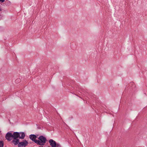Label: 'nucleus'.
I'll return each mask as SVG.
<instances>
[{"mask_svg": "<svg viewBox=\"0 0 147 147\" xmlns=\"http://www.w3.org/2000/svg\"><path fill=\"white\" fill-rule=\"evenodd\" d=\"M29 138L32 141H34L35 143L37 144V140H36L37 136L34 134H31L29 136Z\"/></svg>", "mask_w": 147, "mask_h": 147, "instance_id": "20e7f679", "label": "nucleus"}, {"mask_svg": "<svg viewBox=\"0 0 147 147\" xmlns=\"http://www.w3.org/2000/svg\"><path fill=\"white\" fill-rule=\"evenodd\" d=\"M48 147H50V146H48Z\"/></svg>", "mask_w": 147, "mask_h": 147, "instance_id": "9b49d317", "label": "nucleus"}, {"mask_svg": "<svg viewBox=\"0 0 147 147\" xmlns=\"http://www.w3.org/2000/svg\"><path fill=\"white\" fill-rule=\"evenodd\" d=\"M38 138L39 140H37V144L38 145H44L47 141L46 138L42 136H40Z\"/></svg>", "mask_w": 147, "mask_h": 147, "instance_id": "f03ea898", "label": "nucleus"}, {"mask_svg": "<svg viewBox=\"0 0 147 147\" xmlns=\"http://www.w3.org/2000/svg\"><path fill=\"white\" fill-rule=\"evenodd\" d=\"M5 0H0V1L1 2L3 3L4 2Z\"/></svg>", "mask_w": 147, "mask_h": 147, "instance_id": "6e6552de", "label": "nucleus"}, {"mask_svg": "<svg viewBox=\"0 0 147 147\" xmlns=\"http://www.w3.org/2000/svg\"><path fill=\"white\" fill-rule=\"evenodd\" d=\"M25 136V134L24 132H14L13 134L9 131L5 135V138L8 141H10L13 139L11 142L15 145H17L19 141V138L23 139Z\"/></svg>", "mask_w": 147, "mask_h": 147, "instance_id": "f257e3e1", "label": "nucleus"}, {"mask_svg": "<svg viewBox=\"0 0 147 147\" xmlns=\"http://www.w3.org/2000/svg\"><path fill=\"white\" fill-rule=\"evenodd\" d=\"M36 135L37 136V137H38V135Z\"/></svg>", "mask_w": 147, "mask_h": 147, "instance_id": "9d476101", "label": "nucleus"}, {"mask_svg": "<svg viewBox=\"0 0 147 147\" xmlns=\"http://www.w3.org/2000/svg\"><path fill=\"white\" fill-rule=\"evenodd\" d=\"M57 147H60V146L59 144H56Z\"/></svg>", "mask_w": 147, "mask_h": 147, "instance_id": "0eeeda50", "label": "nucleus"}, {"mask_svg": "<svg viewBox=\"0 0 147 147\" xmlns=\"http://www.w3.org/2000/svg\"><path fill=\"white\" fill-rule=\"evenodd\" d=\"M28 142L26 140H24L20 142V140L18 143L17 144L18 147H26L28 146Z\"/></svg>", "mask_w": 147, "mask_h": 147, "instance_id": "7ed1b4c3", "label": "nucleus"}, {"mask_svg": "<svg viewBox=\"0 0 147 147\" xmlns=\"http://www.w3.org/2000/svg\"><path fill=\"white\" fill-rule=\"evenodd\" d=\"M1 11V8H0V11Z\"/></svg>", "mask_w": 147, "mask_h": 147, "instance_id": "1a4fd4ad", "label": "nucleus"}, {"mask_svg": "<svg viewBox=\"0 0 147 147\" xmlns=\"http://www.w3.org/2000/svg\"><path fill=\"white\" fill-rule=\"evenodd\" d=\"M4 142L2 141H0V147H3Z\"/></svg>", "mask_w": 147, "mask_h": 147, "instance_id": "423d86ee", "label": "nucleus"}, {"mask_svg": "<svg viewBox=\"0 0 147 147\" xmlns=\"http://www.w3.org/2000/svg\"><path fill=\"white\" fill-rule=\"evenodd\" d=\"M49 143L50 145L52 147H56L57 146L56 142L52 139H50L49 140Z\"/></svg>", "mask_w": 147, "mask_h": 147, "instance_id": "39448f33", "label": "nucleus"}]
</instances>
